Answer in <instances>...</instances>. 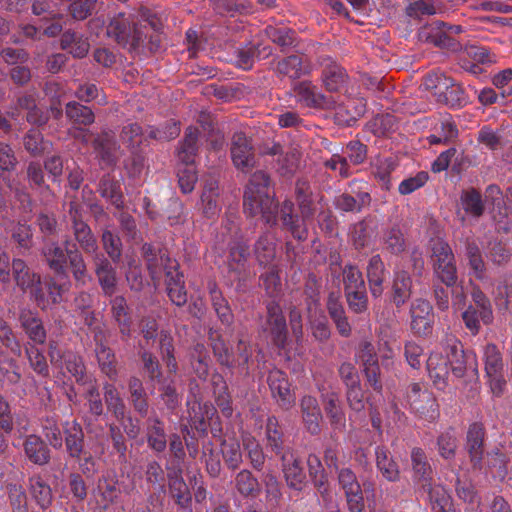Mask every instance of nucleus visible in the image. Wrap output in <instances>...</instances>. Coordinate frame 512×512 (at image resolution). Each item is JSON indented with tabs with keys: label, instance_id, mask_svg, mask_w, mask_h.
<instances>
[{
	"label": "nucleus",
	"instance_id": "obj_47",
	"mask_svg": "<svg viewBox=\"0 0 512 512\" xmlns=\"http://www.w3.org/2000/svg\"><path fill=\"white\" fill-rule=\"evenodd\" d=\"M128 390L130 393L131 404L135 411H137L141 416H146L149 404L147 393L142 381L138 377H130L128 380Z\"/></svg>",
	"mask_w": 512,
	"mask_h": 512
},
{
	"label": "nucleus",
	"instance_id": "obj_24",
	"mask_svg": "<svg viewBox=\"0 0 512 512\" xmlns=\"http://www.w3.org/2000/svg\"><path fill=\"white\" fill-rule=\"evenodd\" d=\"M93 147L100 161L106 166H113L119 160L121 151L113 134L102 132L93 141Z\"/></svg>",
	"mask_w": 512,
	"mask_h": 512
},
{
	"label": "nucleus",
	"instance_id": "obj_53",
	"mask_svg": "<svg viewBox=\"0 0 512 512\" xmlns=\"http://www.w3.org/2000/svg\"><path fill=\"white\" fill-rule=\"evenodd\" d=\"M221 454L225 465L231 470L238 469L243 461L240 443L235 438L222 441Z\"/></svg>",
	"mask_w": 512,
	"mask_h": 512
},
{
	"label": "nucleus",
	"instance_id": "obj_32",
	"mask_svg": "<svg viewBox=\"0 0 512 512\" xmlns=\"http://www.w3.org/2000/svg\"><path fill=\"white\" fill-rule=\"evenodd\" d=\"M385 273V265L380 255L372 256L367 266V278L370 293L375 298L380 297L383 293Z\"/></svg>",
	"mask_w": 512,
	"mask_h": 512
},
{
	"label": "nucleus",
	"instance_id": "obj_38",
	"mask_svg": "<svg viewBox=\"0 0 512 512\" xmlns=\"http://www.w3.org/2000/svg\"><path fill=\"white\" fill-rule=\"evenodd\" d=\"M29 491L42 510H46L51 506L53 502L52 489L40 475H34L29 478Z\"/></svg>",
	"mask_w": 512,
	"mask_h": 512
},
{
	"label": "nucleus",
	"instance_id": "obj_18",
	"mask_svg": "<svg viewBox=\"0 0 512 512\" xmlns=\"http://www.w3.org/2000/svg\"><path fill=\"white\" fill-rule=\"evenodd\" d=\"M411 330L418 336H426L432 330V306L425 299H415L410 307Z\"/></svg>",
	"mask_w": 512,
	"mask_h": 512
},
{
	"label": "nucleus",
	"instance_id": "obj_62",
	"mask_svg": "<svg viewBox=\"0 0 512 512\" xmlns=\"http://www.w3.org/2000/svg\"><path fill=\"white\" fill-rule=\"evenodd\" d=\"M74 280L80 284L85 285L90 279L88 274L87 265L82 253L73 245L72 251H69L68 260Z\"/></svg>",
	"mask_w": 512,
	"mask_h": 512
},
{
	"label": "nucleus",
	"instance_id": "obj_11",
	"mask_svg": "<svg viewBox=\"0 0 512 512\" xmlns=\"http://www.w3.org/2000/svg\"><path fill=\"white\" fill-rule=\"evenodd\" d=\"M264 330L267 331L271 340L279 348H284L287 341V324L282 308L276 300L266 303V321Z\"/></svg>",
	"mask_w": 512,
	"mask_h": 512
},
{
	"label": "nucleus",
	"instance_id": "obj_61",
	"mask_svg": "<svg viewBox=\"0 0 512 512\" xmlns=\"http://www.w3.org/2000/svg\"><path fill=\"white\" fill-rule=\"evenodd\" d=\"M62 361L67 371L75 378L77 383L83 385L88 383L85 364L81 356L72 351H66Z\"/></svg>",
	"mask_w": 512,
	"mask_h": 512
},
{
	"label": "nucleus",
	"instance_id": "obj_35",
	"mask_svg": "<svg viewBox=\"0 0 512 512\" xmlns=\"http://www.w3.org/2000/svg\"><path fill=\"white\" fill-rule=\"evenodd\" d=\"M427 370L430 379L438 389H444L447 386L449 376L447 357L444 358L440 353H431L427 360Z\"/></svg>",
	"mask_w": 512,
	"mask_h": 512
},
{
	"label": "nucleus",
	"instance_id": "obj_7",
	"mask_svg": "<svg viewBox=\"0 0 512 512\" xmlns=\"http://www.w3.org/2000/svg\"><path fill=\"white\" fill-rule=\"evenodd\" d=\"M462 32L460 25H449L443 21H432L420 27L418 39L420 42L435 47L456 51L460 44L453 35Z\"/></svg>",
	"mask_w": 512,
	"mask_h": 512
},
{
	"label": "nucleus",
	"instance_id": "obj_63",
	"mask_svg": "<svg viewBox=\"0 0 512 512\" xmlns=\"http://www.w3.org/2000/svg\"><path fill=\"white\" fill-rule=\"evenodd\" d=\"M25 354L29 361L30 367L35 373L41 377H49V366L46 357L36 345L28 342L25 345Z\"/></svg>",
	"mask_w": 512,
	"mask_h": 512
},
{
	"label": "nucleus",
	"instance_id": "obj_52",
	"mask_svg": "<svg viewBox=\"0 0 512 512\" xmlns=\"http://www.w3.org/2000/svg\"><path fill=\"white\" fill-rule=\"evenodd\" d=\"M465 255L473 275L478 279H483L485 277L486 266L480 248L474 240H466Z\"/></svg>",
	"mask_w": 512,
	"mask_h": 512
},
{
	"label": "nucleus",
	"instance_id": "obj_50",
	"mask_svg": "<svg viewBox=\"0 0 512 512\" xmlns=\"http://www.w3.org/2000/svg\"><path fill=\"white\" fill-rule=\"evenodd\" d=\"M103 391L107 409L118 421H124L126 416V405L117 388L111 383H105Z\"/></svg>",
	"mask_w": 512,
	"mask_h": 512
},
{
	"label": "nucleus",
	"instance_id": "obj_20",
	"mask_svg": "<svg viewBox=\"0 0 512 512\" xmlns=\"http://www.w3.org/2000/svg\"><path fill=\"white\" fill-rule=\"evenodd\" d=\"M322 66L321 79L325 89L331 93L341 92L349 79L346 70L330 58L325 59Z\"/></svg>",
	"mask_w": 512,
	"mask_h": 512
},
{
	"label": "nucleus",
	"instance_id": "obj_27",
	"mask_svg": "<svg viewBox=\"0 0 512 512\" xmlns=\"http://www.w3.org/2000/svg\"><path fill=\"white\" fill-rule=\"evenodd\" d=\"M92 495L99 508L104 510L109 508L118 500L120 495L117 480L110 476L100 477Z\"/></svg>",
	"mask_w": 512,
	"mask_h": 512
},
{
	"label": "nucleus",
	"instance_id": "obj_10",
	"mask_svg": "<svg viewBox=\"0 0 512 512\" xmlns=\"http://www.w3.org/2000/svg\"><path fill=\"white\" fill-rule=\"evenodd\" d=\"M293 91L296 101L304 107L333 109L337 105V100L333 96H327L319 92L318 88L310 81L297 83Z\"/></svg>",
	"mask_w": 512,
	"mask_h": 512
},
{
	"label": "nucleus",
	"instance_id": "obj_25",
	"mask_svg": "<svg viewBox=\"0 0 512 512\" xmlns=\"http://www.w3.org/2000/svg\"><path fill=\"white\" fill-rule=\"evenodd\" d=\"M300 411L305 429L312 435L319 434L323 416L317 399L311 395L303 396Z\"/></svg>",
	"mask_w": 512,
	"mask_h": 512
},
{
	"label": "nucleus",
	"instance_id": "obj_14",
	"mask_svg": "<svg viewBox=\"0 0 512 512\" xmlns=\"http://www.w3.org/2000/svg\"><path fill=\"white\" fill-rule=\"evenodd\" d=\"M338 483L344 491L350 512H363L365 504L361 485L356 474L350 468L338 471Z\"/></svg>",
	"mask_w": 512,
	"mask_h": 512
},
{
	"label": "nucleus",
	"instance_id": "obj_57",
	"mask_svg": "<svg viewBox=\"0 0 512 512\" xmlns=\"http://www.w3.org/2000/svg\"><path fill=\"white\" fill-rule=\"evenodd\" d=\"M177 177L181 191L185 194L192 192L198 180L195 162L180 161Z\"/></svg>",
	"mask_w": 512,
	"mask_h": 512
},
{
	"label": "nucleus",
	"instance_id": "obj_54",
	"mask_svg": "<svg viewBox=\"0 0 512 512\" xmlns=\"http://www.w3.org/2000/svg\"><path fill=\"white\" fill-rule=\"evenodd\" d=\"M243 447L251 467L256 471H262L265 466L266 455L261 444L254 437L246 436L243 438Z\"/></svg>",
	"mask_w": 512,
	"mask_h": 512
},
{
	"label": "nucleus",
	"instance_id": "obj_8",
	"mask_svg": "<svg viewBox=\"0 0 512 512\" xmlns=\"http://www.w3.org/2000/svg\"><path fill=\"white\" fill-rule=\"evenodd\" d=\"M407 401L420 418L428 422L438 419L440 412L435 396L429 390H423L419 383H412L408 387Z\"/></svg>",
	"mask_w": 512,
	"mask_h": 512
},
{
	"label": "nucleus",
	"instance_id": "obj_29",
	"mask_svg": "<svg viewBox=\"0 0 512 512\" xmlns=\"http://www.w3.org/2000/svg\"><path fill=\"white\" fill-rule=\"evenodd\" d=\"M201 210L207 218H213L221 211L219 205V185L218 181L213 177L205 179L201 194Z\"/></svg>",
	"mask_w": 512,
	"mask_h": 512
},
{
	"label": "nucleus",
	"instance_id": "obj_19",
	"mask_svg": "<svg viewBox=\"0 0 512 512\" xmlns=\"http://www.w3.org/2000/svg\"><path fill=\"white\" fill-rule=\"evenodd\" d=\"M267 382L279 406L289 409L293 405L295 397L290 389L291 385L286 373L279 369H272L268 374Z\"/></svg>",
	"mask_w": 512,
	"mask_h": 512
},
{
	"label": "nucleus",
	"instance_id": "obj_55",
	"mask_svg": "<svg viewBox=\"0 0 512 512\" xmlns=\"http://www.w3.org/2000/svg\"><path fill=\"white\" fill-rule=\"evenodd\" d=\"M460 200L461 205L467 214L476 218H479L483 215L485 207L482 200V195L475 188H469L462 191Z\"/></svg>",
	"mask_w": 512,
	"mask_h": 512
},
{
	"label": "nucleus",
	"instance_id": "obj_51",
	"mask_svg": "<svg viewBox=\"0 0 512 512\" xmlns=\"http://www.w3.org/2000/svg\"><path fill=\"white\" fill-rule=\"evenodd\" d=\"M65 445L70 457L80 458L84 448V432L78 423L73 422L65 430Z\"/></svg>",
	"mask_w": 512,
	"mask_h": 512
},
{
	"label": "nucleus",
	"instance_id": "obj_3",
	"mask_svg": "<svg viewBox=\"0 0 512 512\" xmlns=\"http://www.w3.org/2000/svg\"><path fill=\"white\" fill-rule=\"evenodd\" d=\"M270 177L262 170L252 174L244 192L243 208L247 217L260 215L266 224H277L278 204L269 193Z\"/></svg>",
	"mask_w": 512,
	"mask_h": 512
},
{
	"label": "nucleus",
	"instance_id": "obj_60",
	"mask_svg": "<svg viewBox=\"0 0 512 512\" xmlns=\"http://www.w3.org/2000/svg\"><path fill=\"white\" fill-rule=\"evenodd\" d=\"M275 71L280 76L297 79L304 72L303 57L299 55H290L283 58L277 62Z\"/></svg>",
	"mask_w": 512,
	"mask_h": 512
},
{
	"label": "nucleus",
	"instance_id": "obj_46",
	"mask_svg": "<svg viewBox=\"0 0 512 512\" xmlns=\"http://www.w3.org/2000/svg\"><path fill=\"white\" fill-rule=\"evenodd\" d=\"M111 312L119 326L122 338L126 340L131 334V319L128 314V306L123 296H116L111 301Z\"/></svg>",
	"mask_w": 512,
	"mask_h": 512
},
{
	"label": "nucleus",
	"instance_id": "obj_2",
	"mask_svg": "<svg viewBox=\"0 0 512 512\" xmlns=\"http://www.w3.org/2000/svg\"><path fill=\"white\" fill-rule=\"evenodd\" d=\"M143 250L151 278L159 280L164 271L168 297L173 304L179 307L184 306L187 303V291L184 275L178 270V262L171 259L166 251L160 250L158 254H154L150 245L145 244Z\"/></svg>",
	"mask_w": 512,
	"mask_h": 512
},
{
	"label": "nucleus",
	"instance_id": "obj_12",
	"mask_svg": "<svg viewBox=\"0 0 512 512\" xmlns=\"http://www.w3.org/2000/svg\"><path fill=\"white\" fill-rule=\"evenodd\" d=\"M95 355L101 371L110 379L117 377V360L113 350L108 346V332L100 326L93 328Z\"/></svg>",
	"mask_w": 512,
	"mask_h": 512
},
{
	"label": "nucleus",
	"instance_id": "obj_39",
	"mask_svg": "<svg viewBox=\"0 0 512 512\" xmlns=\"http://www.w3.org/2000/svg\"><path fill=\"white\" fill-rule=\"evenodd\" d=\"M211 385L217 406L225 417H230L233 413V409L228 386L224 377L219 373L213 374L211 377Z\"/></svg>",
	"mask_w": 512,
	"mask_h": 512
},
{
	"label": "nucleus",
	"instance_id": "obj_56",
	"mask_svg": "<svg viewBox=\"0 0 512 512\" xmlns=\"http://www.w3.org/2000/svg\"><path fill=\"white\" fill-rule=\"evenodd\" d=\"M12 272L16 284L22 289L32 287L35 283H40V276L32 272L22 259L13 260Z\"/></svg>",
	"mask_w": 512,
	"mask_h": 512
},
{
	"label": "nucleus",
	"instance_id": "obj_40",
	"mask_svg": "<svg viewBox=\"0 0 512 512\" xmlns=\"http://www.w3.org/2000/svg\"><path fill=\"white\" fill-rule=\"evenodd\" d=\"M458 135V127L449 117L441 120V122L434 127L433 133L427 139L432 145H448L453 143L458 138Z\"/></svg>",
	"mask_w": 512,
	"mask_h": 512
},
{
	"label": "nucleus",
	"instance_id": "obj_42",
	"mask_svg": "<svg viewBox=\"0 0 512 512\" xmlns=\"http://www.w3.org/2000/svg\"><path fill=\"white\" fill-rule=\"evenodd\" d=\"M60 46L75 58H84L90 48L88 40L72 30H67L62 34Z\"/></svg>",
	"mask_w": 512,
	"mask_h": 512
},
{
	"label": "nucleus",
	"instance_id": "obj_17",
	"mask_svg": "<svg viewBox=\"0 0 512 512\" xmlns=\"http://www.w3.org/2000/svg\"><path fill=\"white\" fill-rule=\"evenodd\" d=\"M69 240L64 242L62 247L56 241L46 242L41 250L44 262L47 266L58 275L66 276V264L69 257V251H72L69 246Z\"/></svg>",
	"mask_w": 512,
	"mask_h": 512
},
{
	"label": "nucleus",
	"instance_id": "obj_49",
	"mask_svg": "<svg viewBox=\"0 0 512 512\" xmlns=\"http://www.w3.org/2000/svg\"><path fill=\"white\" fill-rule=\"evenodd\" d=\"M199 130L195 127H188L185 131L184 138L180 142L177 156L179 161H194L198 151Z\"/></svg>",
	"mask_w": 512,
	"mask_h": 512
},
{
	"label": "nucleus",
	"instance_id": "obj_41",
	"mask_svg": "<svg viewBox=\"0 0 512 512\" xmlns=\"http://www.w3.org/2000/svg\"><path fill=\"white\" fill-rule=\"evenodd\" d=\"M376 465L382 476L396 482L400 479V471L397 463L390 456V451L385 446H377L375 449Z\"/></svg>",
	"mask_w": 512,
	"mask_h": 512
},
{
	"label": "nucleus",
	"instance_id": "obj_15",
	"mask_svg": "<svg viewBox=\"0 0 512 512\" xmlns=\"http://www.w3.org/2000/svg\"><path fill=\"white\" fill-rule=\"evenodd\" d=\"M231 159L242 172L250 171L255 165V155L250 140L243 132H235L231 139Z\"/></svg>",
	"mask_w": 512,
	"mask_h": 512
},
{
	"label": "nucleus",
	"instance_id": "obj_21",
	"mask_svg": "<svg viewBox=\"0 0 512 512\" xmlns=\"http://www.w3.org/2000/svg\"><path fill=\"white\" fill-rule=\"evenodd\" d=\"M92 263L101 289L106 295H112L117 285L116 270L112 266V261L102 252L92 258Z\"/></svg>",
	"mask_w": 512,
	"mask_h": 512
},
{
	"label": "nucleus",
	"instance_id": "obj_16",
	"mask_svg": "<svg viewBox=\"0 0 512 512\" xmlns=\"http://www.w3.org/2000/svg\"><path fill=\"white\" fill-rule=\"evenodd\" d=\"M485 437L486 430L481 422H474L469 425L466 435L465 449L467 450L470 462L475 469L482 468Z\"/></svg>",
	"mask_w": 512,
	"mask_h": 512
},
{
	"label": "nucleus",
	"instance_id": "obj_26",
	"mask_svg": "<svg viewBox=\"0 0 512 512\" xmlns=\"http://www.w3.org/2000/svg\"><path fill=\"white\" fill-rule=\"evenodd\" d=\"M20 327L23 329L33 345H42L47 338V332L42 320L36 313L28 309H22L18 317Z\"/></svg>",
	"mask_w": 512,
	"mask_h": 512
},
{
	"label": "nucleus",
	"instance_id": "obj_13",
	"mask_svg": "<svg viewBox=\"0 0 512 512\" xmlns=\"http://www.w3.org/2000/svg\"><path fill=\"white\" fill-rule=\"evenodd\" d=\"M444 349L448 366L451 367L453 375L457 378H462L465 375L468 365L476 364L475 358L465 353L462 343L452 334L445 336Z\"/></svg>",
	"mask_w": 512,
	"mask_h": 512
},
{
	"label": "nucleus",
	"instance_id": "obj_6",
	"mask_svg": "<svg viewBox=\"0 0 512 512\" xmlns=\"http://www.w3.org/2000/svg\"><path fill=\"white\" fill-rule=\"evenodd\" d=\"M431 263L435 277L446 286H454L458 281L454 253L442 239L431 241Z\"/></svg>",
	"mask_w": 512,
	"mask_h": 512
},
{
	"label": "nucleus",
	"instance_id": "obj_28",
	"mask_svg": "<svg viewBox=\"0 0 512 512\" xmlns=\"http://www.w3.org/2000/svg\"><path fill=\"white\" fill-rule=\"evenodd\" d=\"M23 449L27 459L35 465L44 466L50 461V449L44 440L36 434L25 437Z\"/></svg>",
	"mask_w": 512,
	"mask_h": 512
},
{
	"label": "nucleus",
	"instance_id": "obj_30",
	"mask_svg": "<svg viewBox=\"0 0 512 512\" xmlns=\"http://www.w3.org/2000/svg\"><path fill=\"white\" fill-rule=\"evenodd\" d=\"M411 464L414 480L417 481L423 489H426V487L431 484L433 471L426 453L422 448L415 447L412 449Z\"/></svg>",
	"mask_w": 512,
	"mask_h": 512
},
{
	"label": "nucleus",
	"instance_id": "obj_34",
	"mask_svg": "<svg viewBox=\"0 0 512 512\" xmlns=\"http://www.w3.org/2000/svg\"><path fill=\"white\" fill-rule=\"evenodd\" d=\"M412 279L408 272L401 270L395 273L392 289L391 301L397 307L403 306L411 297Z\"/></svg>",
	"mask_w": 512,
	"mask_h": 512
},
{
	"label": "nucleus",
	"instance_id": "obj_1",
	"mask_svg": "<svg viewBox=\"0 0 512 512\" xmlns=\"http://www.w3.org/2000/svg\"><path fill=\"white\" fill-rule=\"evenodd\" d=\"M294 196L298 213L295 212V203L287 198L278 205L277 215L279 214L282 227L295 239L303 241L308 236V223L313 220L316 212L310 183L307 180L298 179L295 182Z\"/></svg>",
	"mask_w": 512,
	"mask_h": 512
},
{
	"label": "nucleus",
	"instance_id": "obj_37",
	"mask_svg": "<svg viewBox=\"0 0 512 512\" xmlns=\"http://www.w3.org/2000/svg\"><path fill=\"white\" fill-rule=\"evenodd\" d=\"M249 256V246L238 239L229 244V255L227 257V266L230 272L237 275L245 271L246 262Z\"/></svg>",
	"mask_w": 512,
	"mask_h": 512
},
{
	"label": "nucleus",
	"instance_id": "obj_36",
	"mask_svg": "<svg viewBox=\"0 0 512 512\" xmlns=\"http://www.w3.org/2000/svg\"><path fill=\"white\" fill-rule=\"evenodd\" d=\"M371 203V196L368 192H358L356 197L349 193H342L334 198L333 204L337 210L342 212H361L364 207Z\"/></svg>",
	"mask_w": 512,
	"mask_h": 512
},
{
	"label": "nucleus",
	"instance_id": "obj_43",
	"mask_svg": "<svg viewBox=\"0 0 512 512\" xmlns=\"http://www.w3.org/2000/svg\"><path fill=\"white\" fill-rule=\"evenodd\" d=\"M101 244L106 257L113 263H118L122 257V241L119 235L109 225L101 229Z\"/></svg>",
	"mask_w": 512,
	"mask_h": 512
},
{
	"label": "nucleus",
	"instance_id": "obj_64",
	"mask_svg": "<svg viewBox=\"0 0 512 512\" xmlns=\"http://www.w3.org/2000/svg\"><path fill=\"white\" fill-rule=\"evenodd\" d=\"M396 163L392 158L378 159L373 166L372 174L384 190L391 188V173L395 170Z\"/></svg>",
	"mask_w": 512,
	"mask_h": 512
},
{
	"label": "nucleus",
	"instance_id": "obj_31",
	"mask_svg": "<svg viewBox=\"0 0 512 512\" xmlns=\"http://www.w3.org/2000/svg\"><path fill=\"white\" fill-rule=\"evenodd\" d=\"M266 446L277 456L292 452L284 445V432L275 416L268 417L265 426Z\"/></svg>",
	"mask_w": 512,
	"mask_h": 512
},
{
	"label": "nucleus",
	"instance_id": "obj_48",
	"mask_svg": "<svg viewBox=\"0 0 512 512\" xmlns=\"http://www.w3.org/2000/svg\"><path fill=\"white\" fill-rule=\"evenodd\" d=\"M424 490L429 494L433 512H455L452 498L444 487L430 484Z\"/></svg>",
	"mask_w": 512,
	"mask_h": 512
},
{
	"label": "nucleus",
	"instance_id": "obj_33",
	"mask_svg": "<svg viewBox=\"0 0 512 512\" xmlns=\"http://www.w3.org/2000/svg\"><path fill=\"white\" fill-rule=\"evenodd\" d=\"M146 438L148 446L157 453L163 452L167 447L164 423L156 415L146 421Z\"/></svg>",
	"mask_w": 512,
	"mask_h": 512
},
{
	"label": "nucleus",
	"instance_id": "obj_22",
	"mask_svg": "<svg viewBox=\"0 0 512 512\" xmlns=\"http://www.w3.org/2000/svg\"><path fill=\"white\" fill-rule=\"evenodd\" d=\"M280 459L288 487L298 492L302 491L306 486V475L301 466V460L293 451L282 455Z\"/></svg>",
	"mask_w": 512,
	"mask_h": 512
},
{
	"label": "nucleus",
	"instance_id": "obj_4",
	"mask_svg": "<svg viewBox=\"0 0 512 512\" xmlns=\"http://www.w3.org/2000/svg\"><path fill=\"white\" fill-rule=\"evenodd\" d=\"M422 86L437 103L450 108L463 107L468 102L463 88L443 72H430L425 76Z\"/></svg>",
	"mask_w": 512,
	"mask_h": 512
},
{
	"label": "nucleus",
	"instance_id": "obj_59",
	"mask_svg": "<svg viewBox=\"0 0 512 512\" xmlns=\"http://www.w3.org/2000/svg\"><path fill=\"white\" fill-rule=\"evenodd\" d=\"M443 6L440 1L436 0H413L406 7V14L409 17L421 18L422 16H430L440 13Z\"/></svg>",
	"mask_w": 512,
	"mask_h": 512
},
{
	"label": "nucleus",
	"instance_id": "obj_9",
	"mask_svg": "<svg viewBox=\"0 0 512 512\" xmlns=\"http://www.w3.org/2000/svg\"><path fill=\"white\" fill-rule=\"evenodd\" d=\"M71 219V227L74 238L79 244L82 251L93 258L95 255L102 253L100 251L98 241L90 226L83 221L78 209L71 204L69 209Z\"/></svg>",
	"mask_w": 512,
	"mask_h": 512
},
{
	"label": "nucleus",
	"instance_id": "obj_5",
	"mask_svg": "<svg viewBox=\"0 0 512 512\" xmlns=\"http://www.w3.org/2000/svg\"><path fill=\"white\" fill-rule=\"evenodd\" d=\"M107 35L119 45L130 51L136 50L143 43L145 34L138 26L136 18L129 14L119 13L107 26Z\"/></svg>",
	"mask_w": 512,
	"mask_h": 512
},
{
	"label": "nucleus",
	"instance_id": "obj_58",
	"mask_svg": "<svg viewBox=\"0 0 512 512\" xmlns=\"http://www.w3.org/2000/svg\"><path fill=\"white\" fill-rule=\"evenodd\" d=\"M436 445L438 453L443 459H454L458 448V439L455 430L448 428L446 431L440 433L437 437Z\"/></svg>",
	"mask_w": 512,
	"mask_h": 512
},
{
	"label": "nucleus",
	"instance_id": "obj_23",
	"mask_svg": "<svg viewBox=\"0 0 512 512\" xmlns=\"http://www.w3.org/2000/svg\"><path fill=\"white\" fill-rule=\"evenodd\" d=\"M319 392L325 413L331 426L334 429H344L345 413L341 406L339 393L333 390L328 391L324 387H319Z\"/></svg>",
	"mask_w": 512,
	"mask_h": 512
},
{
	"label": "nucleus",
	"instance_id": "obj_45",
	"mask_svg": "<svg viewBox=\"0 0 512 512\" xmlns=\"http://www.w3.org/2000/svg\"><path fill=\"white\" fill-rule=\"evenodd\" d=\"M383 249L393 255H399L406 250V237L399 225H393L383 231Z\"/></svg>",
	"mask_w": 512,
	"mask_h": 512
},
{
	"label": "nucleus",
	"instance_id": "obj_44",
	"mask_svg": "<svg viewBox=\"0 0 512 512\" xmlns=\"http://www.w3.org/2000/svg\"><path fill=\"white\" fill-rule=\"evenodd\" d=\"M234 487L238 494L244 498H255L260 492L258 479L248 469L239 471L234 480Z\"/></svg>",
	"mask_w": 512,
	"mask_h": 512
}]
</instances>
